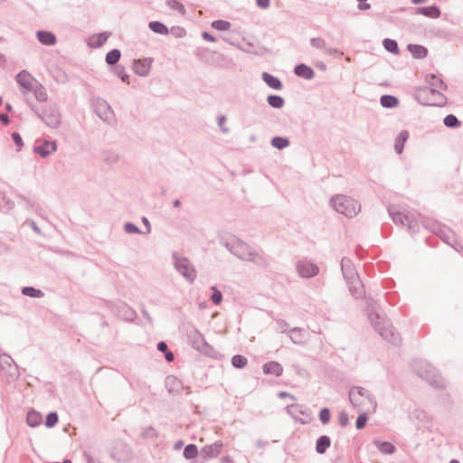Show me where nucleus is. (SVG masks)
Masks as SVG:
<instances>
[{"label":"nucleus","instance_id":"nucleus-31","mask_svg":"<svg viewBox=\"0 0 463 463\" xmlns=\"http://www.w3.org/2000/svg\"><path fill=\"white\" fill-rule=\"evenodd\" d=\"M408 138H409V132H408V130H405V129L402 130L396 137L395 142H394V150L398 155H400L403 152L404 145H405L406 141L408 140Z\"/></svg>","mask_w":463,"mask_h":463},{"label":"nucleus","instance_id":"nucleus-43","mask_svg":"<svg viewBox=\"0 0 463 463\" xmlns=\"http://www.w3.org/2000/svg\"><path fill=\"white\" fill-rule=\"evenodd\" d=\"M270 145L279 150H282L290 145V141L288 137L275 136L270 140Z\"/></svg>","mask_w":463,"mask_h":463},{"label":"nucleus","instance_id":"nucleus-19","mask_svg":"<svg viewBox=\"0 0 463 463\" xmlns=\"http://www.w3.org/2000/svg\"><path fill=\"white\" fill-rule=\"evenodd\" d=\"M354 395L359 397H365L370 403L373 405V411H375L377 407V402L375 401L374 397L372 396V394L364 387L360 386H354L349 391V400H354Z\"/></svg>","mask_w":463,"mask_h":463},{"label":"nucleus","instance_id":"nucleus-12","mask_svg":"<svg viewBox=\"0 0 463 463\" xmlns=\"http://www.w3.org/2000/svg\"><path fill=\"white\" fill-rule=\"evenodd\" d=\"M153 61L154 59L150 57L134 60V72L140 77H146L149 74Z\"/></svg>","mask_w":463,"mask_h":463},{"label":"nucleus","instance_id":"nucleus-44","mask_svg":"<svg viewBox=\"0 0 463 463\" xmlns=\"http://www.w3.org/2000/svg\"><path fill=\"white\" fill-rule=\"evenodd\" d=\"M156 349L164 354L166 362L171 363L175 360V354L169 350L167 344L165 341H159L156 345Z\"/></svg>","mask_w":463,"mask_h":463},{"label":"nucleus","instance_id":"nucleus-56","mask_svg":"<svg viewBox=\"0 0 463 463\" xmlns=\"http://www.w3.org/2000/svg\"><path fill=\"white\" fill-rule=\"evenodd\" d=\"M157 430L152 426L146 427L141 433L143 439H155L157 438Z\"/></svg>","mask_w":463,"mask_h":463},{"label":"nucleus","instance_id":"nucleus-33","mask_svg":"<svg viewBox=\"0 0 463 463\" xmlns=\"http://www.w3.org/2000/svg\"><path fill=\"white\" fill-rule=\"evenodd\" d=\"M426 81L430 85V88H439L442 90H446L448 89L446 82L435 74H428L426 76Z\"/></svg>","mask_w":463,"mask_h":463},{"label":"nucleus","instance_id":"nucleus-55","mask_svg":"<svg viewBox=\"0 0 463 463\" xmlns=\"http://www.w3.org/2000/svg\"><path fill=\"white\" fill-rule=\"evenodd\" d=\"M124 231L128 234H141L142 231L133 222H127L124 224Z\"/></svg>","mask_w":463,"mask_h":463},{"label":"nucleus","instance_id":"nucleus-14","mask_svg":"<svg viewBox=\"0 0 463 463\" xmlns=\"http://www.w3.org/2000/svg\"><path fill=\"white\" fill-rule=\"evenodd\" d=\"M379 334L383 336V339L387 340L393 345H399L401 344V336L400 334L395 331L392 326H382L378 329H376Z\"/></svg>","mask_w":463,"mask_h":463},{"label":"nucleus","instance_id":"nucleus-30","mask_svg":"<svg viewBox=\"0 0 463 463\" xmlns=\"http://www.w3.org/2000/svg\"><path fill=\"white\" fill-rule=\"evenodd\" d=\"M380 104L385 109H394L399 106L400 100L394 95L383 94L380 98Z\"/></svg>","mask_w":463,"mask_h":463},{"label":"nucleus","instance_id":"nucleus-25","mask_svg":"<svg viewBox=\"0 0 463 463\" xmlns=\"http://www.w3.org/2000/svg\"><path fill=\"white\" fill-rule=\"evenodd\" d=\"M263 373L275 376H281L283 373L282 365L277 361H269L263 364L262 366Z\"/></svg>","mask_w":463,"mask_h":463},{"label":"nucleus","instance_id":"nucleus-35","mask_svg":"<svg viewBox=\"0 0 463 463\" xmlns=\"http://www.w3.org/2000/svg\"><path fill=\"white\" fill-rule=\"evenodd\" d=\"M252 255H250L247 261H250L261 268H268L269 263L264 255L258 253L253 249L251 250Z\"/></svg>","mask_w":463,"mask_h":463},{"label":"nucleus","instance_id":"nucleus-38","mask_svg":"<svg viewBox=\"0 0 463 463\" xmlns=\"http://www.w3.org/2000/svg\"><path fill=\"white\" fill-rule=\"evenodd\" d=\"M110 71L118 76L124 83L129 82V75L126 72L125 67L122 64H116L109 67Z\"/></svg>","mask_w":463,"mask_h":463},{"label":"nucleus","instance_id":"nucleus-6","mask_svg":"<svg viewBox=\"0 0 463 463\" xmlns=\"http://www.w3.org/2000/svg\"><path fill=\"white\" fill-rule=\"evenodd\" d=\"M174 260L175 269L189 282L194 283L197 271L194 266L191 263V261L186 257H183L178 255L176 252H174L172 255Z\"/></svg>","mask_w":463,"mask_h":463},{"label":"nucleus","instance_id":"nucleus-32","mask_svg":"<svg viewBox=\"0 0 463 463\" xmlns=\"http://www.w3.org/2000/svg\"><path fill=\"white\" fill-rule=\"evenodd\" d=\"M26 422L32 428L38 427L43 422V416L39 411L30 410L26 415Z\"/></svg>","mask_w":463,"mask_h":463},{"label":"nucleus","instance_id":"nucleus-15","mask_svg":"<svg viewBox=\"0 0 463 463\" xmlns=\"http://www.w3.org/2000/svg\"><path fill=\"white\" fill-rule=\"evenodd\" d=\"M232 250H234L232 255L242 260L247 261L249 256L252 255L250 246L240 239L235 241V245Z\"/></svg>","mask_w":463,"mask_h":463},{"label":"nucleus","instance_id":"nucleus-37","mask_svg":"<svg viewBox=\"0 0 463 463\" xmlns=\"http://www.w3.org/2000/svg\"><path fill=\"white\" fill-rule=\"evenodd\" d=\"M121 58V52L119 49H112L109 52H107L105 61L107 64L111 67L113 65L118 64V61Z\"/></svg>","mask_w":463,"mask_h":463},{"label":"nucleus","instance_id":"nucleus-40","mask_svg":"<svg viewBox=\"0 0 463 463\" xmlns=\"http://www.w3.org/2000/svg\"><path fill=\"white\" fill-rule=\"evenodd\" d=\"M199 352L203 354L204 355L220 360L222 358V354L216 351L211 345L207 342L199 349Z\"/></svg>","mask_w":463,"mask_h":463},{"label":"nucleus","instance_id":"nucleus-18","mask_svg":"<svg viewBox=\"0 0 463 463\" xmlns=\"http://www.w3.org/2000/svg\"><path fill=\"white\" fill-rule=\"evenodd\" d=\"M165 385L170 394H179L184 388L182 381L175 375H167L165 380Z\"/></svg>","mask_w":463,"mask_h":463},{"label":"nucleus","instance_id":"nucleus-20","mask_svg":"<svg viewBox=\"0 0 463 463\" xmlns=\"http://www.w3.org/2000/svg\"><path fill=\"white\" fill-rule=\"evenodd\" d=\"M33 77L25 70L19 71L15 76V80L19 86H21L25 91H31L33 90Z\"/></svg>","mask_w":463,"mask_h":463},{"label":"nucleus","instance_id":"nucleus-34","mask_svg":"<svg viewBox=\"0 0 463 463\" xmlns=\"http://www.w3.org/2000/svg\"><path fill=\"white\" fill-rule=\"evenodd\" d=\"M148 28L153 33L161 34V35H167L169 33L168 27L160 21H150L148 23Z\"/></svg>","mask_w":463,"mask_h":463},{"label":"nucleus","instance_id":"nucleus-13","mask_svg":"<svg viewBox=\"0 0 463 463\" xmlns=\"http://www.w3.org/2000/svg\"><path fill=\"white\" fill-rule=\"evenodd\" d=\"M223 443L221 440H217L210 445L203 446L200 450V456L203 460L216 458L222 451Z\"/></svg>","mask_w":463,"mask_h":463},{"label":"nucleus","instance_id":"nucleus-36","mask_svg":"<svg viewBox=\"0 0 463 463\" xmlns=\"http://www.w3.org/2000/svg\"><path fill=\"white\" fill-rule=\"evenodd\" d=\"M200 451L195 444L190 443L184 449L183 456L187 460L195 459L198 458Z\"/></svg>","mask_w":463,"mask_h":463},{"label":"nucleus","instance_id":"nucleus-45","mask_svg":"<svg viewBox=\"0 0 463 463\" xmlns=\"http://www.w3.org/2000/svg\"><path fill=\"white\" fill-rule=\"evenodd\" d=\"M31 91H33V95L39 102H44L48 99L46 90L41 83H37L36 86L33 85Z\"/></svg>","mask_w":463,"mask_h":463},{"label":"nucleus","instance_id":"nucleus-53","mask_svg":"<svg viewBox=\"0 0 463 463\" xmlns=\"http://www.w3.org/2000/svg\"><path fill=\"white\" fill-rule=\"evenodd\" d=\"M319 420L322 424L326 425L331 420V411L327 407H324L319 411L318 413Z\"/></svg>","mask_w":463,"mask_h":463},{"label":"nucleus","instance_id":"nucleus-58","mask_svg":"<svg viewBox=\"0 0 463 463\" xmlns=\"http://www.w3.org/2000/svg\"><path fill=\"white\" fill-rule=\"evenodd\" d=\"M310 45L317 49H326V42L321 37H314L310 40Z\"/></svg>","mask_w":463,"mask_h":463},{"label":"nucleus","instance_id":"nucleus-50","mask_svg":"<svg viewBox=\"0 0 463 463\" xmlns=\"http://www.w3.org/2000/svg\"><path fill=\"white\" fill-rule=\"evenodd\" d=\"M59 421V415L56 411H50L44 420V425L46 428L51 429L53 428Z\"/></svg>","mask_w":463,"mask_h":463},{"label":"nucleus","instance_id":"nucleus-17","mask_svg":"<svg viewBox=\"0 0 463 463\" xmlns=\"http://www.w3.org/2000/svg\"><path fill=\"white\" fill-rule=\"evenodd\" d=\"M115 310L119 317L128 321H132L137 317L136 311L123 301H118L115 304Z\"/></svg>","mask_w":463,"mask_h":463},{"label":"nucleus","instance_id":"nucleus-21","mask_svg":"<svg viewBox=\"0 0 463 463\" xmlns=\"http://www.w3.org/2000/svg\"><path fill=\"white\" fill-rule=\"evenodd\" d=\"M293 72L296 76L305 80H312L316 75L315 71L306 63L297 64L293 69Z\"/></svg>","mask_w":463,"mask_h":463},{"label":"nucleus","instance_id":"nucleus-39","mask_svg":"<svg viewBox=\"0 0 463 463\" xmlns=\"http://www.w3.org/2000/svg\"><path fill=\"white\" fill-rule=\"evenodd\" d=\"M388 212L392 222L396 224L405 225L410 218L407 214H403L399 211H392V208H388Z\"/></svg>","mask_w":463,"mask_h":463},{"label":"nucleus","instance_id":"nucleus-61","mask_svg":"<svg viewBox=\"0 0 463 463\" xmlns=\"http://www.w3.org/2000/svg\"><path fill=\"white\" fill-rule=\"evenodd\" d=\"M227 118L224 115H220L217 118V123L222 133H228L229 128L224 127Z\"/></svg>","mask_w":463,"mask_h":463},{"label":"nucleus","instance_id":"nucleus-22","mask_svg":"<svg viewBox=\"0 0 463 463\" xmlns=\"http://www.w3.org/2000/svg\"><path fill=\"white\" fill-rule=\"evenodd\" d=\"M261 80L266 83L268 87H269L272 90H281L283 89V83L280 80V79L269 72H262Z\"/></svg>","mask_w":463,"mask_h":463},{"label":"nucleus","instance_id":"nucleus-10","mask_svg":"<svg viewBox=\"0 0 463 463\" xmlns=\"http://www.w3.org/2000/svg\"><path fill=\"white\" fill-rule=\"evenodd\" d=\"M297 270L300 277L309 279L318 274L319 268L311 261L299 260L297 263Z\"/></svg>","mask_w":463,"mask_h":463},{"label":"nucleus","instance_id":"nucleus-41","mask_svg":"<svg viewBox=\"0 0 463 463\" xmlns=\"http://www.w3.org/2000/svg\"><path fill=\"white\" fill-rule=\"evenodd\" d=\"M267 103L273 109H281L285 105V99L280 95L269 94L267 97Z\"/></svg>","mask_w":463,"mask_h":463},{"label":"nucleus","instance_id":"nucleus-5","mask_svg":"<svg viewBox=\"0 0 463 463\" xmlns=\"http://www.w3.org/2000/svg\"><path fill=\"white\" fill-rule=\"evenodd\" d=\"M340 266L343 277L349 285L351 294L353 296H359L361 292H359L355 284L361 286V280L352 260L347 257H344L341 260Z\"/></svg>","mask_w":463,"mask_h":463},{"label":"nucleus","instance_id":"nucleus-60","mask_svg":"<svg viewBox=\"0 0 463 463\" xmlns=\"http://www.w3.org/2000/svg\"><path fill=\"white\" fill-rule=\"evenodd\" d=\"M338 422L342 427H347L349 425V416L345 411H342L338 415Z\"/></svg>","mask_w":463,"mask_h":463},{"label":"nucleus","instance_id":"nucleus-23","mask_svg":"<svg viewBox=\"0 0 463 463\" xmlns=\"http://www.w3.org/2000/svg\"><path fill=\"white\" fill-rule=\"evenodd\" d=\"M110 36V33L102 32L93 34L88 42V45L91 48L98 49L103 46Z\"/></svg>","mask_w":463,"mask_h":463},{"label":"nucleus","instance_id":"nucleus-47","mask_svg":"<svg viewBox=\"0 0 463 463\" xmlns=\"http://www.w3.org/2000/svg\"><path fill=\"white\" fill-rule=\"evenodd\" d=\"M383 46L387 52L392 54H398L400 52L399 45L396 40L385 38L383 41Z\"/></svg>","mask_w":463,"mask_h":463},{"label":"nucleus","instance_id":"nucleus-63","mask_svg":"<svg viewBox=\"0 0 463 463\" xmlns=\"http://www.w3.org/2000/svg\"><path fill=\"white\" fill-rule=\"evenodd\" d=\"M119 159V156L117 154H113V153H108L105 157H104V161L107 163V164H115L118 161Z\"/></svg>","mask_w":463,"mask_h":463},{"label":"nucleus","instance_id":"nucleus-57","mask_svg":"<svg viewBox=\"0 0 463 463\" xmlns=\"http://www.w3.org/2000/svg\"><path fill=\"white\" fill-rule=\"evenodd\" d=\"M368 317L375 330L382 326L380 322V315L377 312H369Z\"/></svg>","mask_w":463,"mask_h":463},{"label":"nucleus","instance_id":"nucleus-49","mask_svg":"<svg viewBox=\"0 0 463 463\" xmlns=\"http://www.w3.org/2000/svg\"><path fill=\"white\" fill-rule=\"evenodd\" d=\"M211 26L217 31L223 32L229 30L232 24L229 21L218 19L213 21Z\"/></svg>","mask_w":463,"mask_h":463},{"label":"nucleus","instance_id":"nucleus-52","mask_svg":"<svg viewBox=\"0 0 463 463\" xmlns=\"http://www.w3.org/2000/svg\"><path fill=\"white\" fill-rule=\"evenodd\" d=\"M165 5L181 14H184L186 12L184 5L177 0H167Z\"/></svg>","mask_w":463,"mask_h":463},{"label":"nucleus","instance_id":"nucleus-9","mask_svg":"<svg viewBox=\"0 0 463 463\" xmlns=\"http://www.w3.org/2000/svg\"><path fill=\"white\" fill-rule=\"evenodd\" d=\"M408 13L410 14L423 15L433 19L439 18L441 15L440 8L436 4H433L429 6H411L410 9H408Z\"/></svg>","mask_w":463,"mask_h":463},{"label":"nucleus","instance_id":"nucleus-26","mask_svg":"<svg viewBox=\"0 0 463 463\" xmlns=\"http://www.w3.org/2000/svg\"><path fill=\"white\" fill-rule=\"evenodd\" d=\"M407 50L414 59H424L429 54L428 48L420 44L409 43Z\"/></svg>","mask_w":463,"mask_h":463},{"label":"nucleus","instance_id":"nucleus-3","mask_svg":"<svg viewBox=\"0 0 463 463\" xmlns=\"http://www.w3.org/2000/svg\"><path fill=\"white\" fill-rule=\"evenodd\" d=\"M331 207L347 218L354 217L361 210L358 201L345 194L333 195L329 200Z\"/></svg>","mask_w":463,"mask_h":463},{"label":"nucleus","instance_id":"nucleus-62","mask_svg":"<svg viewBox=\"0 0 463 463\" xmlns=\"http://www.w3.org/2000/svg\"><path fill=\"white\" fill-rule=\"evenodd\" d=\"M16 197H18L21 201H23L28 209H33L36 205L35 202L30 200L26 196L23 194H16Z\"/></svg>","mask_w":463,"mask_h":463},{"label":"nucleus","instance_id":"nucleus-16","mask_svg":"<svg viewBox=\"0 0 463 463\" xmlns=\"http://www.w3.org/2000/svg\"><path fill=\"white\" fill-rule=\"evenodd\" d=\"M93 106L96 114L103 120H108L109 116L113 113L109 104L102 99L95 100Z\"/></svg>","mask_w":463,"mask_h":463},{"label":"nucleus","instance_id":"nucleus-48","mask_svg":"<svg viewBox=\"0 0 463 463\" xmlns=\"http://www.w3.org/2000/svg\"><path fill=\"white\" fill-rule=\"evenodd\" d=\"M231 363L234 368L243 369L248 364V359L244 355L235 354L232 357Z\"/></svg>","mask_w":463,"mask_h":463},{"label":"nucleus","instance_id":"nucleus-24","mask_svg":"<svg viewBox=\"0 0 463 463\" xmlns=\"http://www.w3.org/2000/svg\"><path fill=\"white\" fill-rule=\"evenodd\" d=\"M37 40L43 45L52 46L56 43L57 38L56 35L51 32L46 30H40L36 33Z\"/></svg>","mask_w":463,"mask_h":463},{"label":"nucleus","instance_id":"nucleus-2","mask_svg":"<svg viewBox=\"0 0 463 463\" xmlns=\"http://www.w3.org/2000/svg\"><path fill=\"white\" fill-rule=\"evenodd\" d=\"M415 99L419 104L426 107H444L448 99L439 90L427 86L418 87L414 93Z\"/></svg>","mask_w":463,"mask_h":463},{"label":"nucleus","instance_id":"nucleus-54","mask_svg":"<svg viewBox=\"0 0 463 463\" xmlns=\"http://www.w3.org/2000/svg\"><path fill=\"white\" fill-rule=\"evenodd\" d=\"M369 420V416L366 412L360 413L355 420V428L360 430H363Z\"/></svg>","mask_w":463,"mask_h":463},{"label":"nucleus","instance_id":"nucleus-64","mask_svg":"<svg viewBox=\"0 0 463 463\" xmlns=\"http://www.w3.org/2000/svg\"><path fill=\"white\" fill-rule=\"evenodd\" d=\"M408 226V230L413 234L419 231V224L417 222L411 221L410 218L405 224Z\"/></svg>","mask_w":463,"mask_h":463},{"label":"nucleus","instance_id":"nucleus-4","mask_svg":"<svg viewBox=\"0 0 463 463\" xmlns=\"http://www.w3.org/2000/svg\"><path fill=\"white\" fill-rule=\"evenodd\" d=\"M32 110L48 127L57 128L61 125V116L56 103L48 104L43 110H39L35 105L30 104Z\"/></svg>","mask_w":463,"mask_h":463},{"label":"nucleus","instance_id":"nucleus-11","mask_svg":"<svg viewBox=\"0 0 463 463\" xmlns=\"http://www.w3.org/2000/svg\"><path fill=\"white\" fill-rule=\"evenodd\" d=\"M430 230L448 245L451 244L453 240L456 239L454 232L440 223H432Z\"/></svg>","mask_w":463,"mask_h":463},{"label":"nucleus","instance_id":"nucleus-27","mask_svg":"<svg viewBox=\"0 0 463 463\" xmlns=\"http://www.w3.org/2000/svg\"><path fill=\"white\" fill-rule=\"evenodd\" d=\"M188 338L193 348L197 351L206 343L203 335L196 328H194L193 331L189 333Z\"/></svg>","mask_w":463,"mask_h":463},{"label":"nucleus","instance_id":"nucleus-7","mask_svg":"<svg viewBox=\"0 0 463 463\" xmlns=\"http://www.w3.org/2000/svg\"><path fill=\"white\" fill-rule=\"evenodd\" d=\"M0 372L6 376L7 382L15 381L20 375L18 365L7 354H2L0 355Z\"/></svg>","mask_w":463,"mask_h":463},{"label":"nucleus","instance_id":"nucleus-46","mask_svg":"<svg viewBox=\"0 0 463 463\" xmlns=\"http://www.w3.org/2000/svg\"><path fill=\"white\" fill-rule=\"evenodd\" d=\"M443 124L448 128H458L461 127V121L453 114H449L443 118Z\"/></svg>","mask_w":463,"mask_h":463},{"label":"nucleus","instance_id":"nucleus-59","mask_svg":"<svg viewBox=\"0 0 463 463\" xmlns=\"http://www.w3.org/2000/svg\"><path fill=\"white\" fill-rule=\"evenodd\" d=\"M11 137L14 145L17 146V150H21V148L24 146V141L21 135L14 131L11 134Z\"/></svg>","mask_w":463,"mask_h":463},{"label":"nucleus","instance_id":"nucleus-51","mask_svg":"<svg viewBox=\"0 0 463 463\" xmlns=\"http://www.w3.org/2000/svg\"><path fill=\"white\" fill-rule=\"evenodd\" d=\"M212 291V295L210 297L211 301L213 303V305L218 306L222 301V293L216 286H212L210 288Z\"/></svg>","mask_w":463,"mask_h":463},{"label":"nucleus","instance_id":"nucleus-29","mask_svg":"<svg viewBox=\"0 0 463 463\" xmlns=\"http://www.w3.org/2000/svg\"><path fill=\"white\" fill-rule=\"evenodd\" d=\"M331 439L327 435H321L316 440V451L318 454H324L330 448Z\"/></svg>","mask_w":463,"mask_h":463},{"label":"nucleus","instance_id":"nucleus-8","mask_svg":"<svg viewBox=\"0 0 463 463\" xmlns=\"http://www.w3.org/2000/svg\"><path fill=\"white\" fill-rule=\"evenodd\" d=\"M57 150L56 140H36L33 151L42 158L48 157L52 153Z\"/></svg>","mask_w":463,"mask_h":463},{"label":"nucleus","instance_id":"nucleus-1","mask_svg":"<svg viewBox=\"0 0 463 463\" xmlns=\"http://www.w3.org/2000/svg\"><path fill=\"white\" fill-rule=\"evenodd\" d=\"M412 371L435 389L444 388V381L435 367L422 359H413L411 363Z\"/></svg>","mask_w":463,"mask_h":463},{"label":"nucleus","instance_id":"nucleus-28","mask_svg":"<svg viewBox=\"0 0 463 463\" xmlns=\"http://www.w3.org/2000/svg\"><path fill=\"white\" fill-rule=\"evenodd\" d=\"M373 444L383 453L385 455H392L396 451V447L393 443L385 440H380L378 439H374L373 440Z\"/></svg>","mask_w":463,"mask_h":463},{"label":"nucleus","instance_id":"nucleus-42","mask_svg":"<svg viewBox=\"0 0 463 463\" xmlns=\"http://www.w3.org/2000/svg\"><path fill=\"white\" fill-rule=\"evenodd\" d=\"M21 292L24 296L30 297L33 298H41L44 296V293L43 290L36 288L32 286H25L23 287L21 289Z\"/></svg>","mask_w":463,"mask_h":463}]
</instances>
